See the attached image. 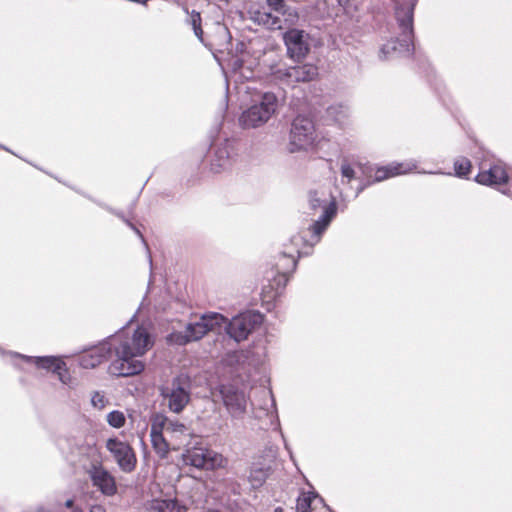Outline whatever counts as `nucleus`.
Returning a JSON list of instances; mask_svg holds the SVG:
<instances>
[{"mask_svg":"<svg viewBox=\"0 0 512 512\" xmlns=\"http://www.w3.org/2000/svg\"><path fill=\"white\" fill-rule=\"evenodd\" d=\"M325 202L318 196L317 191H310L309 192V206L310 209L313 211H316L319 208H323L324 206H327L328 204H324Z\"/></svg>","mask_w":512,"mask_h":512,"instance_id":"473e14b6","label":"nucleus"},{"mask_svg":"<svg viewBox=\"0 0 512 512\" xmlns=\"http://www.w3.org/2000/svg\"><path fill=\"white\" fill-rule=\"evenodd\" d=\"M133 232L137 229V227L132 223V226L129 227Z\"/></svg>","mask_w":512,"mask_h":512,"instance_id":"8fccbe9b","label":"nucleus"},{"mask_svg":"<svg viewBox=\"0 0 512 512\" xmlns=\"http://www.w3.org/2000/svg\"><path fill=\"white\" fill-rule=\"evenodd\" d=\"M71 512H83V510L80 508H74Z\"/></svg>","mask_w":512,"mask_h":512,"instance_id":"09e8293b","label":"nucleus"},{"mask_svg":"<svg viewBox=\"0 0 512 512\" xmlns=\"http://www.w3.org/2000/svg\"><path fill=\"white\" fill-rule=\"evenodd\" d=\"M315 126L307 116L297 115L291 124L287 149L290 153L307 151L315 142Z\"/></svg>","mask_w":512,"mask_h":512,"instance_id":"423d86ee","label":"nucleus"},{"mask_svg":"<svg viewBox=\"0 0 512 512\" xmlns=\"http://www.w3.org/2000/svg\"><path fill=\"white\" fill-rule=\"evenodd\" d=\"M107 450L113 455L121 471L131 473L135 470L137 458L134 449L118 438H109L106 442Z\"/></svg>","mask_w":512,"mask_h":512,"instance_id":"9d476101","label":"nucleus"},{"mask_svg":"<svg viewBox=\"0 0 512 512\" xmlns=\"http://www.w3.org/2000/svg\"><path fill=\"white\" fill-rule=\"evenodd\" d=\"M337 4L343 8H347L350 4V0H336Z\"/></svg>","mask_w":512,"mask_h":512,"instance_id":"79ce46f5","label":"nucleus"},{"mask_svg":"<svg viewBox=\"0 0 512 512\" xmlns=\"http://www.w3.org/2000/svg\"><path fill=\"white\" fill-rule=\"evenodd\" d=\"M205 325L200 323V321L191 322L186 325L185 331L191 342L198 341L207 334V328H204Z\"/></svg>","mask_w":512,"mask_h":512,"instance_id":"5701e85b","label":"nucleus"},{"mask_svg":"<svg viewBox=\"0 0 512 512\" xmlns=\"http://www.w3.org/2000/svg\"><path fill=\"white\" fill-rule=\"evenodd\" d=\"M357 168L359 176L366 180H372L374 183L382 182L391 177L404 174L411 170V167L404 168L403 163H392L385 166H377L375 164L366 162L358 163Z\"/></svg>","mask_w":512,"mask_h":512,"instance_id":"6e6552de","label":"nucleus"},{"mask_svg":"<svg viewBox=\"0 0 512 512\" xmlns=\"http://www.w3.org/2000/svg\"><path fill=\"white\" fill-rule=\"evenodd\" d=\"M190 464L196 468H206L208 462L203 453L193 452L190 455Z\"/></svg>","mask_w":512,"mask_h":512,"instance_id":"2f4dec72","label":"nucleus"},{"mask_svg":"<svg viewBox=\"0 0 512 512\" xmlns=\"http://www.w3.org/2000/svg\"><path fill=\"white\" fill-rule=\"evenodd\" d=\"M304 30L290 28L283 34V41L287 49V56L293 61H300L310 51L309 43L305 39Z\"/></svg>","mask_w":512,"mask_h":512,"instance_id":"ddd939ff","label":"nucleus"},{"mask_svg":"<svg viewBox=\"0 0 512 512\" xmlns=\"http://www.w3.org/2000/svg\"><path fill=\"white\" fill-rule=\"evenodd\" d=\"M269 8L277 13L288 16H297V12L287 6L285 0H267Z\"/></svg>","mask_w":512,"mask_h":512,"instance_id":"a878e982","label":"nucleus"},{"mask_svg":"<svg viewBox=\"0 0 512 512\" xmlns=\"http://www.w3.org/2000/svg\"><path fill=\"white\" fill-rule=\"evenodd\" d=\"M177 506L175 499H156L152 502V509L157 512H173Z\"/></svg>","mask_w":512,"mask_h":512,"instance_id":"bb28decb","label":"nucleus"},{"mask_svg":"<svg viewBox=\"0 0 512 512\" xmlns=\"http://www.w3.org/2000/svg\"><path fill=\"white\" fill-rule=\"evenodd\" d=\"M359 180V185L356 188V196H358L360 193H362L365 189L370 187L371 185L375 184L372 180H366L361 177H357Z\"/></svg>","mask_w":512,"mask_h":512,"instance_id":"4c0bfd02","label":"nucleus"},{"mask_svg":"<svg viewBox=\"0 0 512 512\" xmlns=\"http://www.w3.org/2000/svg\"><path fill=\"white\" fill-rule=\"evenodd\" d=\"M297 263L298 261L293 253L282 252L279 254L275 263L277 276L274 278L277 290L285 288L289 281V275L295 271Z\"/></svg>","mask_w":512,"mask_h":512,"instance_id":"f3484780","label":"nucleus"},{"mask_svg":"<svg viewBox=\"0 0 512 512\" xmlns=\"http://www.w3.org/2000/svg\"><path fill=\"white\" fill-rule=\"evenodd\" d=\"M159 395L167 401L169 411L179 414L191 400V379L187 374L173 377L169 384L160 385Z\"/></svg>","mask_w":512,"mask_h":512,"instance_id":"20e7f679","label":"nucleus"},{"mask_svg":"<svg viewBox=\"0 0 512 512\" xmlns=\"http://www.w3.org/2000/svg\"><path fill=\"white\" fill-rule=\"evenodd\" d=\"M90 512H106L105 508L101 505H93L90 508Z\"/></svg>","mask_w":512,"mask_h":512,"instance_id":"a19ab883","label":"nucleus"},{"mask_svg":"<svg viewBox=\"0 0 512 512\" xmlns=\"http://www.w3.org/2000/svg\"><path fill=\"white\" fill-rule=\"evenodd\" d=\"M454 175L459 178H468L471 173L472 165L469 159L460 157L453 164Z\"/></svg>","mask_w":512,"mask_h":512,"instance_id":"b1692460","label":"nucleus"},{"mask_svg":"<svg viewBox=\"0 0 512 512\" xmlns=\"http://www.w3.org/2000/svg\"><path fill=\"white\" fill-rule=\"evenodd\" d=\"M86 197L89 198L94 203H96L98 206H100V207L104 208L105 210H107L108 212H110L111 214L117 216L119 219L124 220L126 218V216L124 215V213L122 211L114 209L113 207H111L105 203H102L100 201H97L89 196H86Z\"/></svg>","mask_w":512,"mask_h":512,"instance_id":"f704fd0d","label":"nucleus"},{"mask_svg":"<svg viewBox=\"0 0 512 512\" xmlns=\"http://www.w3.org/2000/svg\"><path fill=\"white\" fill-rule=\"evenodd\" d=\"M168 417L160 412L154 413L150 418V434L159 435L167 431Z\"/></svg>","mask_w":512,"mask_h":512,"instance_id":"4be33fe9","label":"nucleus"},{"mask_svg":"<svg viewBox=\"0 0 512 512\" xmlns=\"http://www.w3.org/2000/svg\"><path fill=\"white\" fill-rule=\"evenodd\" d=\"M0 148L5 150V151L11 152V150L9 148H7L6 146H4V145L0 144Z\"/></svg>","mask_w":512,"mask_h":512,"instance_id":"de8ad7c7","label":"nucleus"},{"mask_svg":"<svg viewBox=\"0 0 512 512\" xmlns=\"http://www.w3.org/2000/svg\"><path fill=\"white\" fill-rule=\"evenodd\" d=\"M125 416L119 410H113L107 415V422L113 428H121L125 425Z\"/></svg>","mask_w":512,"mask_h":512,"instance_id":"c85d7f7f","label":"nucleus"},{"mask_svg":"<svg viewBox=\"0 0 512 512\" xmlns=\"http://www.w3.org/2000/svg\"><path fill=\"white\" fill-rule=\"evenodd\" d=\"M296 253H297L298 257H300L302 255V252L300 250H296Z\"/></svg>","mask_w":512,"mask_h":512,"instance_id":"3c124183","label":"nucleus"},{"mask_svg":"<svg viewBox=\"0 0 512 512\" xmlns=\"http://www.w3.org/2000/svg\"><path fill=\"white\" fill-rule=\"evenodd\" d=\"M65 506L73 510L75 508L73 499H67L65 502Z\"/></svg>","mask_w":512,"mask_h":512,"instance_id":"c03bdc74","label":"nucleus"},{"mask_svg":"<svg viewBox=\"0 0 512 512\" xmlns=\"http://www.w3.org/2000/svg\"><path fill=\"white\" fill-rule=\"evenodd\" d=\"M91 403L95 408L102 409L105 407L107 399L103 394H101L98 391H95L91 397Z\"/></svg>","mask_w":512,"mask_h":512,"instance_id":"c9c22d12","label":"nucleus"},{"mask_svg":"<svg viewBox=\"0 0 512 512\" xmlns=\"http://www.w3.org/2000/svg\"><path fill=\"white\" fill-rule=\"evenodd\" d=\"M134 233H135V234H136V235L141 239V241L144 243V245H145V247H146L147 251H149L148 245H147V243H146V241H145V239H144V237H143V235H142L141 231L137 228V229L134 231ZM148 253H149V255H148V260H149V264H150V271H152V263H153V261H152V257H151V255H150V252H148ZM151 282H152V272H150V281H149V284H150Z\"/></svg>","mask_w":512,"mask_h":512,"instance_id":"58836bf2","label":"nucleus"},{"mask_svg":"<svg viewBox=\"0 0 512 512\" xmlns=\"http://www.w3.org/2000/svg\"><path fill=\"white\" fill-rule=\"evenodd\" d=\"M200 323L206 324L204 328H207V333L209 331H213L216 328H220L223 325L225 326V322L227 319L220 313L211 312L207 314H203L200 318Z\"/></svg>","mask_w":512,"mask_h":512,"instance_id":"aec40b11","label":"nucleus"},{"mask_svg":"<svg viewBox=\"0 0 512 512\" xmlns=\"http://www.w3.org/2000/svg\"><path fill=\"white\" fill-rule=\"evenodd\" d=\"M291 240L292 242L298 243L299 241H302L303 238L300 236H294Z\"/></svg>","mask_w":512,"mask_h":512,"instance_id":"a18cd8bd","label":"nucleus"},{"mask_svg":"<svg viewBox=\"0 0 512 512\" xmlns=\"http://www.w3.org/2000/svg\"><path fill=\"white\" fill-rule=\"evenodd\" d=\"M122 330H124V327H121V330L119 332H122L123 334H125Z\"/></svg>","mask_w":512,"mask_h":512,"instance_id":"603ef678","label":"nucleus"},{"mask_svg":"<svg viewBox=\"0 0 512 512\" xmlns=\"http://www.w3.org/2000/svg\"><path fill=\"white\" fill-rule=\"evenodd\" d=\"M119 342L125 344L127 342V353L117 359L112 365L108 366V373L116 377H130L141 373L144 370V364L138 357L144 355L152 346L148 331L138 326L131 337L117 332Z\"/></svg>","mask_w":512,"mask_h":512,"instance_id":"f03ea898","label":"nucleus"},{"mask_svg":"<svg viewBox=\"0 0 512 512\" xmlns=\"http://www.w3.org/2000/svg\"><path fill=\"white\" fill-rule=\"evenodd\" d=\"M187 23L191 25L195 36L200 40V42L203 43L204 41L201 14L195 10H192V12L189 14V17L187 18Z\"/></svg>","mask_w":512,"mask_h":512,"instance_id":"393cba45","label":"nucleus"},{"mask_svg":"<svg viewBox=\"0 0 512 512\" xmlns=\"http://www.w3.org/2000/svg\"><path fill=\"white\" fill-rule=\"evenodd\" d=\"M502 192L504 194H507L508 196L512 197V181L509 182L507 189L503 190Z\"/></svg>","mask_w":512,"mask_h":512,"instance_id":"37998d69","label":"nucleus"},{"mask_svg":"<svg viewBox=\"0 0 512 512\" xmlns=\"http://www.w3.org/2000/svg\"><path fill=\"white\" fill-rule=\"evenodd\" d=\"M417 3L418 0L395 1L394 14L400 33L382 45L379 51L381 60H387L394 54L409 56L415 52L414 11Z\"/></svg>","mask_w":512,"mask_h":512,"instance_id":"f257e3e1","label":"nucleus"},{"mask_svg":"<svg viewBox=\"0 0 512 512\" xmlns=\"http://www.w3.org/2000/svg\"><path fill=\"white\" fill-rule=\"evenodd\" d=\"M273 76L287 84L305 83L313 81L318 76V67L312 63L277 68L272 71Z\"/></svg>","mask_w":512,"mask_h":512,"instance_id":"1a4fd4ad","label":"nucleus"},{"mask_svg":"<svg viewBox=\"0 0 512 512\" xmlns=\"http://www.w3.org/2000/svg\"><path fill=\"white\" fill-rule=\"evenodd\" d=\"M151 444L156 454L161 458L165 459L168 457L170 447L163 434L154 435L150 434Z\"/></svg>","mask_w":512,"mask_h":512,"instance_id":"412c9836","label":"nucleus"},{"mask_svg":"<svg viewBox=\"0 0 512 512\" xmlns=\"http://www.w3.org/2000/svg\"><path fill=\"white\" fill-rule=\"evenodd\" d=\"M278 107V98L273 92H265L261 95L258 103L251 105L244 110L239 123L243 128H256L265 124Z\"/></svg>","mask_w":512,"mask_h":512,"instance_id":"39448f33","label":"nucleus"},{"mask_svg":"<svg viewBox=\"0 0 512 512\" xmlns=\"http://www.w3.org/2000/svg\"><path fill=\"white\" fill-rule=\"evenodd\" d=\"M128 227L132 226V222L130 221L129 218H125L124 220H122Z\"/></svg>","mask_w":512,"mask_h":512,"instance_id":"49530a36","label":"nucleus"},{"mask_svg":"<svg viewBox=\"0 0 512 512\" xmlns=\"http://www.w3.org/2000/svg\"><path fill=\"white\" fill-rule=\"evenodd\" d=\"M9 354L13 358L34 364L38 369H44L57 374L61 382H66L65 376L68 374V369L66 363L59 356H28L17 352H9Z\"/></svg>","mask_w":512,"mask_h":512,"instance_id":"f8f14e48","label":"nucleus"},{"mask_svg":"<svg viewBox=\"0 0 512 512\" xmlns=\"http://www.w3.org/2000/svg\"><path fill=\"white\" fill-rule=\"evenodd\" d=\"M87 474L94 487L105 496H113L117 493L115 478L103 467L101 463H92Z\"/></svg>","mask_w":512,"mask_h":512,"instance_id":"4468645a","label":"nucleus"},{"mask_svg":"<svg viewBox=\"0 0 512 512\" xmlns=\"http://www.w3.org/2000/svg\"><path fill=\"white\" fill-rule=\"evenodd\" d=\"M166 432L175 435H184L188 432V427L178 420H172L168 418Z\"/></svg>","mask_w":512,"mask_h":512,"instance_id":"7c9ffc66","label":"nucleus"},{"mask_svg":"<svg viewBox=\"0 0 512 512\" xmlns=\"http://www.w3.org/2000/svg\"><path fill=\"white\" fill-rule=\"evenodd\" d=\"M119 341V337L115 333L106 337L97 345L85 348L83 354L79 357V365L84 369H93L106 361H110L109 365H112L127 353V344Z\"/></svg>","mask_w":512,"mask_h":512,"instance_id":"7ed1b4c3","label":"nucleus"},{"mask_svg":"<svg viewBox=\"0 0 512 512\" xmlns=\"http://www.w3.org/2000/svg\"><path fill=\"white\" fill-rule=\"evenodd\" d=\"M266 476L262 469H256L251 472L250 480L253 485L261 486L265 482Z\"/></svg>","mask_w":512,"mask_h":512,"instance_id":"72a5a7b5","label":"nucleus"},{"mask_svg":"<svg viewBox=\"0 0 512 512\" xmlns=\"http://www.w3.org/2000/svg\"><path fill=\"white\" fill-rule=\"evenodd\" d=\"M475 181L481 185L497 187L508 181V174L505 166L497 163L488 169L482 168L476 175Z\"/></svg>","mask_w":512,"mask_h":512,"instance_id":"a211bd4d","label":"nucleus"},{"mask_svg":"<svg viewBox=\"0 0 512 512\" xmlns=\"http://www.w3.org/2000/svg\"><path fill=\"white\" fill-rule=\"evenodd\" d=\"M340 170H341L342 177L347 178L348 181H350L356 177L355 176L356 172H355L354 168L347 162H343L341 164Z\"/></svg>","mask_w":512,"mask_h":512,"instance_id":"e433bc0d","label":"nucleus"},{"mask_svg":"<svg viewBox=\"0 0 512 512\" xmlns=\"http://www.w3.org/2000/svg\"><path fill=\"white\" fill-rule=\"evenodd\" d=\"M337 211V201L334 197H332L328 205L324 206V210L321 216L310 226V230L312 232L311 237L313 240L311 246L320 241L322 234L326 231L332 220L336 217Z\"/></svg>","mask_w":512,"mask_h":512,"instance_id":"dca6fc26","label":"nucleus"},{"mask_svg":"<svg viewBox=\"0 0 512 512\" xmlns=\"http://www.w3.org/2000/svg\"><path fill=\"white\" fill-rule=\"evenodd\" d=\"M166 341L168 344L185 346L190 343V339L188 338L186 331H173L167 335Z\"/></svg>","mask_w":512,"mask_h":512,"instance_id":"cd10ccee","label":"nucleus"},{"mask_svg":"<svg viewBox=\"0 0 512 512\" xmlns=\"http://www.w3.org/2000/svg\"><path fill=\"white\" fill-rule=\"evenodd\" d=\"M337 211V201L334 197H332L328 205L324 206V210L321 216L310 226V230L312 232L311 237L313 240L311 246L320 241L322 234L326 231L332 220L336 217Z\"/></svg>","mask_w":512,"mask_h":512,"instance_id":"2eb2a0df","label":"nucleus"},{"mask_svg":"<svg viewBox=\"0 0 512 512\" xmlns=\"http://www.w3.org/2000/svg\"><path fill=\"white\" fill-rule=\"evenodd\" d=\"M315 497H316L315 492H308L302 498H298V500H297L298 512H311V504Z\"/></svg>","mask_w":512,"mask_h":512,"instance_id":"c756f323","label":"nucleus"},{"mask_svg":"<svg viewBox=\"0 0 512 512\" xmlns=\"http://www.w3.org/2000/svg\"><path fill=\"white\" fill-rule=\"evenodd\" d=\"M219 393L227 411L233 418H241L246 413L247 399L242 389L233 384H221Z\"/></svg>","mask_w":512,"mask_h":512,"instance_id":"9b49d317","label":"nucleus"},{"mask_svg":"<svg viewBox=\"0 0 512 512\" xmlns=\"http://www.w3.org/2000/svg\"><path fill=\"white\" fill-rule=\"evenodd\" d=\"M234 152L233 144L230 140L225 139L214 148V156L211 161V170L219 173L230 166V160Z\"/></svg>","mask_w":512,"mask_h":512,"instance_id":"6ab92c4d","label":"nucleus"},{"mask_svg":"<svg viewBox=\"0 0 512 512\" xmlns=\"http://www.w3.org/2000/svg\"><path fill=\"white\" fill-rule=\"evenodd\" d=\"M264 315L256 310L240 313L225 322V331L237 343L246 340L252 331L261 326Z\"/></svg>","mask_w":512,"mask_h":512,"instance_id":"0eeeda50","label":"nucleus"},{"mask_svg":"<svg viewBox=\"0 0 512 512\" xmlns=\"http://www.w3.org/2000/svg\"><path fill=\"white\" fill-rule=\"evenodd\" d=\"M264 16L266 17L267 21L269 19H271V24L274 26V25H277L279 22H280V19L279 17L277 16H273L271 13H264Z\"/></svg>","mask_w":512,"mask_h":512,"instance_id":"ea45409f","label":"nucleus"}]
</instances>
